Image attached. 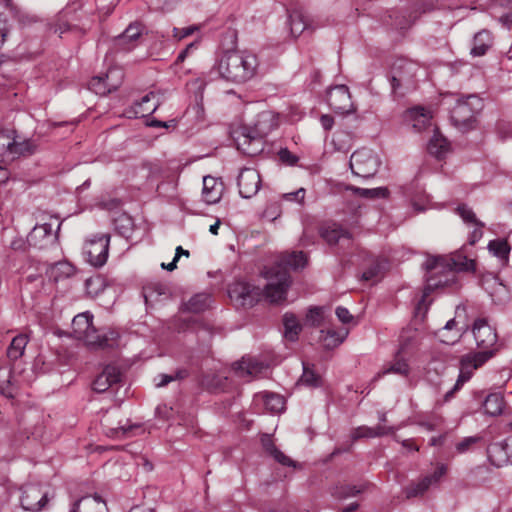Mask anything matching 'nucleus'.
<instances>
[{
	"label": "nucleus",
	"instance_id": "35",
	"mask_svg": "<svg viewBox=\"0 0 512 512\" xmlns=\"http://www.w3.org/2000/svg\"><path fill=\"white\" fill-rule=\"evenodd\" d=\"M488 250L497 257L503 264L509 259L511 247L506 239H494L488 243Z\"/></svg>",
	"mask_w": 512,
	"mask_h": 512
},
{
	"label": "nucleus",
	"instance_id": "11",
	"mask_svg": "<svg viewBox=\"0 0 512 512\" xmlns=\"http://www.w3.org/2000/svg\"><path fill=\"white\" fill-rule=\"evenodd\" d=\"M109 244V234H98L89 239L84 246L87 261L94 267H102L108 259Z\"/></svg>",
	"mask_w": 512,
	"mask_h": 512
},
{
	"label": "nucleus",
	"instance_id": "21",
	"mask_svg": "<svg viewBox=\"0 0 512 512\" xmlns=\"http://www.w3.org/2000/svg\"><path fill=\"white\" fill-rule=\"evenodd\" d=\"M224 190L223 182L212 176L203 178L202 199L207 204H216L220 201Z\"/></svg>",
	"mask_w": 512,
	"mask_h": 512
},
{
	"label": "nucleus",
	"instance_id": "10",
	"mask_svg": "<svg viewBox=\"0 0 512 512\" xmlns=\"http://www.w3.org/2000/svg\"><path fill=\"white\" fill-rule=\"evenodd\" d=\"M93 316L89 312L76 315L72 320L73 336L87 345H103V341L92 324Z\"/></svg>",
	"mask_w": 512,
	"mask_h": 512
},
{
	"label": "nucleus",
	"instance_id": "46",
	"mask_svg": "<svg viewBox=\"0 0 512 512\" xmlns=\"http://www.w3.org/2000/svg\"><path fill=\"white\" fill-rule=\"evenodd\" d=\"M227 382L228 378L224 375H207L202 380L203 386L214 392L224 391L226 389Z\"/></svg>",
	"mask_w": 512,
	"mask_h": 512
},
{
	"label": "nucleus",
	"instance_id": "27",
	"mask_svg": "<svg viewBox=\"0 0 512 512\" xmlns=\"http://www.w3.org/2000/svg\"><path fill=\"white\" fill-rule=\"evenodd\" d=\"M348 330L341 329L340 331H335L332 329L321 330L319 340L322 342L323 346L327 349H333L339 346L347 337Z\"/></svg>",
	"mask_w": 512,
	"mask_h": 512
},
{
	"label": "nucleus",
	"instance_id": "37",
	"mask_svg": "<svg viewBox=\"0 0 512 512\" xmlns=\"http://www.w3.org/2000/svg\"><path fill=\"white\" fill-rule=\"evenodd\" d=\"M283 325L284 337L291 342L296 341L298 334L301 331V326L295 315L286 313L283 317Z\"/></svg>",
	"mask_w": 512,
	"mask_h": 512
},
{
	"label": "nucleus",
	"instance_id": "47",
	"mask_svg": "<svg viewBox=\"0 0 512 512\" xmlns=\"http://www.w3.org/2000/svg\"><path fill=\"white\" fill-rule=\"evenodd\" d=\"M89 89L97 95H106L112 92V88L104 79L103 75L95 76L89 81Z\"/></svg>",
	"mask_w": 512,
	"mask_h": 512
},
{
	"label": "nucleus",
	"instance_id": "53",
	"mask_svg": "<svg viewBox=\"0 0 512 512\" xmlns=\"http://www.w3.org/2000/svg\"><path fill=\"white\" fill-rule=\"evenodd\" d=\"M447 466L445 464H438L433 473L423 476L424 479H428L429 486L436 485L446 475Z\"/></svg>",
	"mask_w": 512,
	"mask_h": 512
},
{
	"label": "nucleus",
	"instance_id": "42",
	"mask_svg": "<svg viewBox=\"0 0 512 512\" xmlns=\"http://www.w3.org/2000/svg\"><path fill=\"white\" fill-rule=\"evenodd\" d=\"M0 4H2L20 24L27 25L32 22V17L15 4L13 0H0Z\"/></svg>",
	"mask_w": 512,
	"mask_h": 512
},
{
	"label": "nucleus",
	"instance_id": "6",
	"mask_svg": "<svg viewBox=\"0 0 512 512\" xmlns=\"http://www.w3.org/2000/svg\"><path fill=\"white\" fill-rule=\"evenodd\" d=\"M263 290L244 280H236L228 286V296L237 308H248L254 306L261 298L269 301Z\"/></svg>",
	"mask_w": 512,
	"mask_h": 512
},
{
	"label": "nucleus",
	"instance_id": "19",
	"mask_svg": "<svg viewBox=\"0 0 512 512\" xmlns=\"http://www.w3.org/2000/svg\"><path fill=\"white\" fill-rule=\"evenodd\" d=\"M120 379L121 372L119 368L114 365H107L93 381L92 388L98 393H103L113 384L118 383Z\"/></svg>",
	"mask_w": 512,
	"mask_h": 512
},
{
	"label": "nucleus",
	"instance_id": "22",
	"mask_svg": "<svg viewBox=\"0 0 512 512\" xmlns=\"http://www.w3.org/2000/svg\"><path fill=\"white\" fill-rule=\"evenodd\" d=\"M406 118L418 132L427 129L432 124V112L423 107L409 109Z\"/></svg>",
	"mask_w": 512,
	"mask_h": 512
},
{
	"label": "nucleus",
	"instance_id": "63",
	"mask_svg": "<svg viewBox=\"0 0 512 512\" xmlns=\"http://www.w3.org/2000/svg\"><path fill=\"white\" fill-rule=\"evenodd\" d=\"M335 313L342 323H349L353 319V316L351 315L349 310L344 307H337Z\"/></svg>",
	"mask_w": 512,
	"mask_h": 512
},
{
	"label": "nucleus",
	"instance_id": "5",
	"mask_svg": "<svg viewBox=\"0 0 512 512\" xmlns=\"http://www.w3.org/2000/svg\"><path fill=\"white\" fill-rule=\"evenodd\" d=\"M427 270L426 285L422 299L419 301L417 309L420 310L424 304L425 298L434 290L442 287L452 286L457 279V275L451 267L445 262L443 257H432L425 263Z\"/></svg>",
	"mask_w": 512,
	"mask_h": 512
},
{
	"label": "nucleus",
	"instance_id": "32",
	"mask_svg": "<svg viewBox=\"0 0 512 512\" xmlns=\"http://www.w3.org/2000/svg\"><path fill=\"white\" fill-rule=\"evenodd\" d=\"M262 445L267 453H269L278 463L284 466L295 467V462L281 452L272 442L268 435L262 437Z\"/></svg>",
	"mask_w": 512,
	"mask_h": 512
},
{
	"label": "nucleus",
	"instance_id": "54",
	"mask_svg": "<svg viewBox=\"0 0 512 512\" xmlns=\"http://www.w3.org/2000/svg\"><path fill=\"white\" fill-rule=\"evenodd\" d=\"M188 375L186 370H179L175 376L160 374L155 378V385L157 387H163L173 381L174 379H183Z\"/></svg>",
	"mask_w": 512,
	"mask_h": 512
},
{
	"label": "nucleus",
	"instance_id": "55",
	"mask_svg": "<svg viewBox=\"0 0 512 512\" xmlns=\"http://www.w3.org/2000/svg\"><path fill=\"white\" fill-rule=\"evenodd\" d=\"M199 29H200V26H198V25H190V26L184 27V28L174 27L172 30V32H173L172 36L176 41H180L188 36L193 35Z\"/></svg>",
	"mask_w": 512,
	"mask_h": 512
},
{
	"label": "nucleus",
	"instance_id": "29",
	"mask_svg": "<svg viewBox=\"0 0 512 512\" xmlns=\"http://www.w3.org/2000/svg\"><path fill=\"white\" fill-rule=\"evenodd\" d=\"M493 42L492 35L488 30H482L475 34L471 54L473 56H483L491 47Z\"/></svg>",
	"mask_w": 512,
	"mask_h": 512
},
{
	"label": "nucleus",
	"instance_id": "28",
	"mask_svg": "<svg viewBox=\"0 0 512 512\" xmlns=\"http://www.w3.org/2000/svg\"><path fill=\"white\" fill-rule=\"evenodd\" d=\"M141 35V29L138 24H130L123 34L118 36L117 45L123 50H130L135 47V42Z\"/></svg>",
	"mask_w": 512,
	"mask_h": 512
},
{
	"label": "nucleus",
	"instance_id": "58",
	"mask_svg": "<svg viewBox=\"0 0 512 512\" xmlns=\"http://www.w3.org/2000/svg\"><path fill=\"white\" fill-rule=\"evenodd\" d=\"M397 430H398V427H395V426H386V425L378 424L377 426L372 427L373 438L391 435V434H394Z\"/></svg>",
	"mask_w": 512,
	"mask_h": 512
},
{
	"label": "nucleus",
	"instance_id": "25",
	"mask_svg": "<svg viewBox=\"0 0 512 512\" xmlns=\"http://www.w3.org/2000/svg\"><path fill=\"white\" fill-rule=\"evenodd\" d=\"M448 267H451L456 274L458 271H474L476 269L475 261L462 252H456L451 256H442Z\"/></svg>",
	"mask_w": 512,
	"mask_h": 512
},
{
	"label": "nucleus",
	"instance_id": "30",
	"mask_svg": "<svg viewBox=\"0 0 512 512\" xmlns=\"http://www.w3.org/2000/svg\"><path fill=\"white\" fill-rule=\"evenodd\" d=\"M156 414L158 417L170 420V419H176L178 420L180 425L185 426H194V418L192 416H185L179 413V411H175L173 407H168L167 405H160L156 408Z\"/></svg>",
	"mask_w": 512,
	"mask_h": 512
},
{
	"label": "nucleus",
	"instance_id": "2",
	"mask_svg": "<svg viewBox=\"0 0 512 512\" xmlns=\"http://www.w3.org/2000/svg\"><path fill=\"white\" fill-rule=\"evenodd\" d=\"M307 263V256L302 251L283 253L277 264L266 268L262 275L267 280L266 297L270 303H280L286 299L287 290L291 284L288 268L297 270Z\"/></svg>",
	"mask_w": 512,
	"mask_h": 512
},
{
	"label": "nucleus",
	"instance_id": "34",
	"mask_svg": "<svg viewBox=\"0 0 512 512\" xmlns=\"http://www.w3.org/2000/svg\"><path fill=\"white\" fill-rule=\"evenodd\" d=\"M75 272L73 265L66 261L58 262L52 265L48 270V276L54 282L71 277Z\"/></svg>",
	"mask_w": 512,
	"mask_h": 512
},
{
	"label": "nucleus",
	"instance_id": "44",
	"mask_svg": "<svg viewBox=\"0 0 512 512\" xmlns=\"http://www.w3.org/2000/svg\"><path fill=\"white\" fill-rule=\"evenodd\" d=\"M265 409L271 413H280L285 408V400L282 396L274 393H266L263 396Z\"/></svg>",
	"mask_w": 512,
	"mask_h": 512
},
{
	"label": "nucleus",
	"instance_id": "1",
	"mask_svg": "<svg viewBox=\"0 0 512 512\" xmlns=\"http://www.w3.org/2000/svg\"><path fill=\"white\" fill-rule=\"evenodd\" d=\"M472 332L477 346L481 348L482 351L470 353L461 358L458 379L454 387L446 392L445 400H450L454 393L460 390L464 383L471 379L474 371L481 367L495 353L497 334L486 319H476L473 324Z\"/></svg>",
	"mask_w": 512,
	"mask_h": 512
},
{
	"label": "nucleus",
	"instance_id": "17",
	"mask_svg": "<svg viewBox=\"0 0 512 512\" xmlns=\"http://www.w3.org/2000/svg\"><path fill=\"white\" fill-rule=\"evenodd\" d=\"M160 93L150 92L143 96L140 101H136L130 110L126 112L129 118L145 117L152 114L160 105Z\"/></svg>",
	"mask_w": 512,
	"mask_h": 512
},
{
	"label": "nucleus",
	"instance_id": "23",
	"mask_svg": "<svg viewBox=\"0 0 512 512\" xmlns=\"http://www.w3.org/2000/svg\"><path fill=\"white\" fill-rule=\"evenodd\" d=\"M106 503L98 496H84L73 503L70 512H106Z\"/></svg>",
	"mask_w": 512,
	"mask_h": 512
},
{
	"label": "nucleus",
	"instance_id": "36",
	"mask_svg": "<svg viewBox=\"0 0 512 512\" xmlns=\"http://www.w3.org/2000/svg\"><path fill=\"white\" fill-rule=\"evenodd\" d=\"M448 149V141L438 131H435L428 143L429 153L437 158H442L448 152Z\"/></svg>",
	"mask_w": 512,
	"mask_h": 512
},
{
	"label": "nucleus",
	"instance_id": "13",
	"mask_svg": "<svg viewBox=\"0 0 512 512\" xmlns=\"http://www.w3.org/2000/svg\"><path fill=\"white\" fill-rule=\"evenodd\" d=\"M20 501L24 510L38 512L48 502V491L41 485L26 484L22 488Z\"/></svg>",
	"mask_w": 512,
	"mask_h": 512
},
{
	"label": "nucleus",
	"instance_id": "45",
	"mask_svg": "<svg viewBox=\"0 0 512 512\" xmlns=\"http://www.w3.org/2000/svg\"><path fill=\"white\" fill-rule=\"evenodd\" d=\"M430 488L428 479L420 478L416 482L410 483L405 489L404 493L407 498H414L422 496Z\"/></svg>",
	"mask_w": 512,
	"mask_h": 512
},
{
	"label": "nucleus",
	"instance_id": "56",
	"mask_svg": "<svg viewBox=\"0 0 512 512\" xmlns=\"http://www.w3.org/2000/svg\"><path fill=\"white\" fill-rule=\"evenodd\" d=\"M133 428H139V426L135 425L126 427L122 425L115 428H110L108 431H106V434L112 438H122L126 437Z\"/></svg>",
	"mask_w": 512,
	"mask_h": 512
},
{
	"label": "nucleus",
	"instance_id": "15",
	"mask_svg": "<svg viewBox=\"0 0 512 512\" xmlns=\"http://www.w3.org/2000/svg\"><path fill=\"white\" fill-rule=\"evenodd\" d=\"M267 369L268 366L264 362L251 357H243L233 366L236 376L246 380L260 377L266 373Z\"/></svg>",
	"mask_w": 512,
	"mask_h": 512
},
{
	"label": "nucleus",
	"instance_id": "16",
	"mask_svg": "<svg viewBox=\"0 0 512 512\" xmlns=\"http://www.w3.org/2000/svg\"><path fill=\"white\" fill-rule=\"evenodd\" d=\"M260 175L252 168H244L238 176L239 193L243 198H250L260 188Z\"/></svg>",
	"mask_w": 512,
	"mask_h": 512
},
{
	"label": "nucleus",
	"instance_id": "38",
	"mask_svg": "<svg viewBox=\"0 0 512 512\" xmlns=\"http://www.w3.org/2000/svg\"><path fill=\"white\" fill-rule=\"evenodd\" d=\"M347 189L352 191L355 195L365 199L386 198L389 194V191L386 187L359 188L356 186H349Z\"/></svg>",
	"mask_w": 512,
	"mask_h": 512
},
{
	"label": "nucleus",
	"instance_id": "40",
	"mask_svg": "<svg viewBox=\"0 0 512 512\" xmlns=\"http://www.w3.org/2000/svg\"><path fill=\"white\" fill-rule=\"evenodd\" d=\"M503 407V397L497 393L489 394L483 403L484 412L491 416H497L501 414Z\"/></svg>",
	"mask_w": 512,
	"mask_h": 512
},
{
	"label": "nucleus",
	"instance_id": "41",
	"mask_svg": "<svg viewBox=\"0 0 512 512\" xmlns=\"http://www.w3.org/2000/svg\"><path fill=\"white\" fill-rule=\"evenodd\" d=\"M288 21L290 25L291 35L294 37L299 36L304 32L307 27L306 21L301 11L293 10L289 13Z\"/></svg>",
	"mask_w": 512,
	"mask_h": 512
},
{
	"label": "nucleus",
	"instance_id": "60",
	"mask_svg": "<svg viewBox=\"0 0 512 512\" xmlns=\"http://www.w3.org/2000/svg\"><path fill=\"white\" fill-rule=\"evenodd\" d=\"M278 155L279 159L287 165L294 166L298 162V157L290 152L287 148L281 149Z\"/></svg>",
	"mask_w": 512,
	"mask_h": 512
},
{
	"label": "nucleus",
	"instance_id": "4",
	"mask_svg": "<svg viewBox=\"0 0 512 512\" xmlns=\"http://www.w3.org/2000/svg\"><path fill=\"white\" fill-rule=\"evenodd\" d=\"M258 67L257 56L245 50L227 51L217 64L219 75L223 79L237 84L251 80L257 74Z\"/></svg>",
	"mask_w": 512,
	"mask_h": 512
},
{
	"label": "nucleus",
	"instance_id": "52",
	"mask_svg": "<svg viewBox=\"0 0 512 512\" xmlns=\"http://www.w3.org/2000/svg\"><path fill=\"white\" fill-rule=\"evenodd\" d=\"M364 490V486L361 485L359 487L355 486V485H344V486H341L339 488H336V490L334 491V495L339 497V498H347V497H352V496H355L357 494H359L360 492H362Z\"/></svg>",
	"mask_w": 512,
	"mask_h": 512
},
{
	"label": "nucleus",
	"instance_id": "43",
	"mask_svg": "<svg viewBox=\"0 0 512 512\" xmlns=\"http://www.w3.org/2000/svg\"><path fill=\"white\" fill-rule=\"evenodd\" d=\"M11 379V371L7 368H0V393L8 398L14 397L16 392V388Z\"/></svg>",
	"mask_w": 512,
	"mask_h": 512
},
{
	"label": "nucleus",
	"instance_id": "33",
	"mask_svg": "<svg viewBox=\"0 0 512 512\" xmlns=\"http://www.w3.org/2000/svg\"><path fill=\"white\" fill-rule=\"evenodd\" d=\"M212 298L207 293H198L185 304V309L192 313H200L211 306Z\"/></svg>",
	"mask_w": 512,
	"mask_h": 512
},
{
	"label": "nucleus",
	"instance_id": "49",
	"mask_svg": "<svg viewBox=\"0 0 512 512\" xmlns=\"http://www.w3.org/2000/svg\"><path fill=\"white\" fill-rule=\"evenodd\" d=\"M303 365V374L300 378V382L309 387H317L320 384V377L310 369L305 363Z\"/></svg>",
	"mask_w": 512,
	"mask_h": 512
},
{
	"label": "nucleus",
	"instance_id": "20",
	"mask_svg": "<svg viewBox=\"0 0 512 512\" xmlns=\"http://www.w3.org/2000/svg\"><path fill=\"white\" fill-rule=\"evenodd\" d=\"M458 215L462 218V220L474 227L473 231L469 234L468 242L470 245H474L477 243L483 236V227L484 223L479 221L476 218L475 213L466 205H460L457 208Z\"/></svg>",
	"mask_w": 512,
	"mask_h": 512
},
{
	"label": "nucleus",
	"instance_id": "62",
	"mask_svg": "<svg viewBox=\"0 0 512 512\" xmlns=\"http://www.w3.org/2000/svg\"><path fill=\"white\" fill-rule=\"evenodd\" d=\"M198 45H199V41L196 40L194 42H191L190 44H188L186 46V48L184 50H182L178 57H177V60L176 62L177 63H180V62H183L185 60V58L190 54L192 53L194 50H196L198 48Z\"/></svg>",
	"mask_w": 512,
	"mask_h": 512
},
{
	"label": "nucleus",
	"instance_id": "51",
	"mask_svg": "<svg viewBox=\"0 0 512 512\" xmlns=\"http://www.w3.org/2000/svg\"><path fill=\"white\" fill-rule=\"evenodd\" d=\"M387 373H395V374L406 376L409 373V365L405 359H403L399 355H397L393 364L387 370H385L383 372V374H387Z\"/></svg>",
	"mask_w": 512,
	"mask_h": 512
},
{
	"label": "nucleus",
	"instance_id": "64",
	"mask_svg": "<svg viewBox=\"0 0 512 512\" xmlns=\"http://www.w3.org/2000/svg\"><path fill=\"white\" fill-rule=\"evenodd\" d=\"M322 318V310L318 307L312 308L309 310L307 315V320L311 322L312 325H318L320 319Z\"/></svg>",
	"mask_w": 512,
	"mask_h": 512
},
{
	"label": "nucleus",
	"instance_id": "39",
	"mask_svg": "<svg viewBox=\"0 0 512 512\" xmlns=\"http://www.w3.org/2000/svg\"><path fill=\"white\" fill-rule=\"evenodd\" d=\"M27 344L28 337L26 335L19 334L15 336L7 349L8 358L11 360L19 359L24 354Z\"/></svg>",
	"mask_w": 512,
	"mask_h": 512
},
{
	"label": "nucleus",
	"instance_id": "59",
	"mask_svg": "<svg viewBox=\"0 0 512 512\" xmlns=\"http://www.w3.org/2000/svg\"><path fill=\"white\" fill-rule=\"evenodd\" d=\"M480 440L477 436H470L464 438L462 441L456 444V450L458 453H465L469 448Z\"/></svg>",
	"mask_w": 512,
	"mask_h": 512
},
{
	"label": "nucleus",
	"instance_id": "8",
	"mask_svg": "<svg viewBox=\"0 0 512 512\" xmlns=\"http://www.w3.org/2000/svg\"><path fill=\"white\" fill-rule=\"evenodd\" d=\"M483 108L482 99L477 95H468L458 99L451 111V120L458 127L468 126L475 115Z\"/></svg>",
	"mask_w": 512,
	"mask_h": 512
},
{
	"label": "nucleus",
	"instance_id": "7",
	"mask_svg": "<svg viewBox=\"0 0 512 512\" xmlns=\"http://www.w3.org/2000/svg\"><path fill=\"white\" fill-rule=\"evenodd\" d=\"M381 165L378 153L372 149L361 148L350 157V169L355 176L370 178L374 176Z\"/></svg>",
	"mask_w": 512,
	"mask_h": 512
},
{
	"label": "nucleus",
	"instance_id": "57",
	"mask_svg": "<svg viewBox=\"0 0 512 512\" xmlns=\"http://www.w3.org/2000/svg\"><path fill=\"white\" fill-rule=\"evenodd\" d=\"M352 440L356 441L361 438H373L372 427L359 426L351 431Z\"/></svg>",
	"mask_w": 512,
	"mask_h": 512
},
{
	"label": "nucleus",
	"instance_id": "12",
	"mask_svg": "<svg viewBox=\"0 0 512 512\" xmlns=\"http://www.w3.org/2000/svg\"><path fill=\"white\" fill-rule=\"evenodd\" d=\"M417 70L416 63L406 59L397 60L392 67L391 86L393 92H397L400 88H412Z\"/></svg>",
	"mask_w": 512,
	"mask_h": 512
},
{
	"label": "nucleus",
	"instance_id": "26",
	"mask_svg": "<svg viewBox=\"0 0 512 512\" xmlns=\"http://www.w3.org/2000/svg\"><path fill=\"white\" fill-rule=\"evenodd\" d=\"M492 15L504 26L512 25V0H496L491 7Z\"/></svg>",
	"mask_w": 512,
	"mask_h": 512
},
{
	"label": "nucleus",
	"instance_id": "9",
	"mask_svg": "<svg viewBox=\"0 0 512 512\" xmlns=\"http://www.w3.org/2000/svg\"><path fill=\"white\" fill-rule=\"evenodd\" d=\"M33 152L29 141L17 142L14 130H0V162L6 164L20 155Z\"/></svg>",
	"mask_w": 512,
	"mask_h": 512
},
{
	"label": "nucleus",
	"instance_id": "3",
	"mask_svg": "<svg viewBox=\"0 0 512 512\" xmlns=\"http://www.w3.org/2000/svg\"><path fill=\"white\" fill-rule=\"evenodd\" d=\"M276 127V120L269 111L257 115L251 125L233 131L237 149L247 156H256L264 150V138Z\"/></svg>",
	"mask_w": 512,
	"mask_h": 512
},
{
	"label": "nucleus",
	"instance_id": "18",
	"mask_svg": "<svg viewBox=\"0 0 512 512\" xmlns=\"http://www.w3.org/2000/svg\"><path fill=\"white\" fill-rule=\"evenodd\" d=\"M57 238V232L53 233V227L49 223L36 225L27 237L29 245L44 248L53 243Z\"/></svg>",
	"mask_w": 512,
	"mask_h": 512
},
{
	"label": "nucleus",
	"instance_id": "48",
	"mask_svg": "<svg viewBox=\"0 0 512 512\" xmlns=\"http://www.w3.org/2000/svg\"><path fill=\"white\" fill-rule=\"evenodd\" d=\"M103 77L114 91L121 85L124 74L122 69L118 67H112L108 69V71L103 75Z\"/></svg>",
	"mask_w": 512,
	"mask_h": 512
},
{
	"label": "nucleus",
	"instance_id": "24",
	"mask_svg": "<svg viewBox=\"0 0 512 512\" xmlns=\"http://www.w3.org/2000/svg\"><path fill=\"white\" fill-rule=\"evenodd\" d=\"M487 453L489 461L496 467H502L508 463L511 464V458L505 441L490 444L487 448Z\"/></svg>",
	"mask_w": 512,
	"mask_h": 512
},
{
	"label": "nucleus",
	"instance_id": "61",
	"mask_svg": "<svg viewBox=\"0 0 512 512\" xmlns=\"http://www.w3.org/2000/svg\"><path fill=\"white\" fill-rule=\"evenodd\" d=\"M305 193H306L305 189L300 188L295 192L285 193L283 195V199L286 201H291V202L294 201L297 203H303L304 198H305Z\"/></svg>",
	"mask_w": 512,
	"mask_h": 512
},
{
	"label": "nucleus",
	"instance_id": "14",
	"mask_svg": "<svg viewBox=\"0 0 512 512\" xmlns=\"http://www.w3.org/2000/svg\"><path fill=\"white\" fill-rule=\"evenodd\" d=\"M327 102L331 109L340 114H348L355 110L346 85L332 87L327 93Z\"/></svg>",
	"mask_w": 512,
	"mask_h": 512
},
{
	"label": "nucleus",
	"instance_id": "31",
	"mask_svg": "<svg viewBox=\"0 0 512 512\" xmlns=\"http://www.w3.org/2000/svg\"><path fill=\"white\" fill-rule=\"evenodd\" d=\"M321 236L329 244L339 243L341 240H348L350 234L338 224H331L321 229Z\"/></svg>",
	"mask_w": 512,
	"mask_h": 512
},
{
	"label": "nucleus",
	"instance_id": "50",
	"mask_svg": "<svg viewBox=\"0 0 512 512\" xmlns=\"http://www.w3.org/2000/svg\"><path fill=\"white\" fill-rule=\"evenodd\" d=\"M384 268L385 263L377 261L373 266L363 272L362 279L375 283L379 280L381 272Z\"/></svg>",
	"mask_w": 512,
	"mask_h": 512
}]
</instances>
